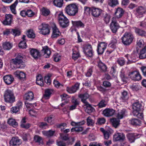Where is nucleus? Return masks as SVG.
<instances>
[{
	"mask_svg": "<svg viewBox=\"0 0 146 146\" xmlns=\"http://www.w3.org/2000/svg\"><path fill=\"white\" fill-rule=\"evenodd\" d=\"M19 47L22 48H25L27 46L26 41H21L19 44Z\"/></svg>",
	"mask_w": 146,
	"mask_h": 146,
	"instance_id": "60",
	"label": "nucleus"
},
{
	"mask_svg": "<svg viewBox=\"0 0 146 146\" xmlns=\"http://www.w3.org/2000/svg\"><path fill=\"white\" fill-rule=\"evenodd\" d=\"M140 110L137 109H133V115L138 118H142L143 117V114L141 113H140Z\"/></svg>",
	"mask_w": 146,
	"mask_h": 146,
	"instance_id": "33",
	"label": "nucleus"
},
{
	"mask_svg": "<svg viewBox=\"0 0 146 146\" xmlns=\"http://www.w3.org/2000/svg\"><path fill=\"white\" fill-rule=\"evenodd\" d=\"M53 84L54 86L57 88H59L60 86L63 87V85L60 84L57 80L55 79L53 81Z\"/></svg>",
	"mask_w": 146,
	"mask_h": 146,
	"instance_id": "56",
	"label": "nucleus"
},
{
	"mask_svg": "<svg viewBox=\"0 0 146 146\" xmlns=\"http://www.w3.org/2000/svg\"><path fill=\"white\" fill-rule=\"evenodd\" d=\"M3 48L6 50H9L12 47V44L9 42H6L3 44Z\"/></svg>",
	"mask_w": 146,
	"mask_h": 146,
	"instance_id": "36",
	"label": "nucleus"
},
{
	"mask_svg": "<svg viewBox=\"0 0 146 146\" xmlns=\"http://www.w3.org/2000/svg\"><path fill=\"white\" fill-rule=\"evenodd\" d=\"M137 45L140 47H142L144 44L143 40L142 39L139 38L137 39Z\"/></svg>",
	"mask_w": 146,
	"mask_h": 146,
	"instance_id": "62",
	"label": "nucleus"
},
{
	"mask_svg": "<svg viewBox=\"0 0 146 146\" xmlns=\"http://www.w3.org/2000/svg\"><path fill=\"white\" fill-rule=\"evenodd\" d=\"M128 75L129 78L134 81H138L142 78V77L139 71H134L129 72Z\"/></svg>",
	"mask_w": 146,
	"mask_h": 146,
	"instance_id": "7",
	"label": "nucleus"
},
{
	"mask_svg": "<svg viewBox=\"0 0 146 146\" xmlns=\"http://www.w3.org/2000/svg\"><path fill=\"white\" fill-rule=\"evenodd\" d=\"M134 36L133 34L130 32H126L121 38L122 43L125 45H129L132 42Z\"/></svg>",
	"mask_w": 146,
	"mask_h": 146,
	"instance_id": "3",
	"label": "nucleus"
},
{
	"mask_svg": "<svg viewBox=\"0 0 146 146\" xmlns=\"http://www.w3.org/2000/svg\"><path fill=\"white\" fill-rule=\"evenodd\" d=\"M87 124L88 126H91L94 123V121L91 119L90 117H89L87 119Z\"/></svg>",
	"mask_w": 146,
	"mask_h": 146,
	"instance_id": "61",
	"label": "nucleus"
},
{
	"mask_svg": "<svg viewBox=\"0 0 146 146\" xmlns=\"http://www.w3.org/2000/svg\"><path fill=\"white\" fill-rule=\"evenodd\" d=\"M9 143L10 146H19L21 144V141L18 137H13Z\"/></svg>",
	"mask_w": 146,
	"mask_h": 146,
	"instance_id": "18",
	"label": "nucleus"
},
{
	"mask_svg": "<svg viewBox=\"0 0 146 146\" xmlns=\"http://www.w3.org/2000/svg\"><path fill=\"white\" fill-rule=\"evenodd\" d=\"M98 66L103 71L105 72L107 70V67L106 65L101 61L98 62Z\"/></svg>",
	"mask_w": 146,
	"mask_h": 146,
	"instance_id": "38",
	"label": "nucleus"
},
{
	"mask_svg": "<svg viewBox=\"0 0 146 146\" xmlns=\"http://www.w3.org/2000/svg\"><path fill=\"white\" fill-rule=\"evenodd\" d=\"M125 139L124 135L121 133H115L113 136V140L114 141H124Z\"/></svg>",
	"mask_w": 146,
	"mask_h": 146,
	"instance_id": "8",
	"label": "nucleus"
},
{
	"mask_svg": "<svg viewBox=\"0 0 146 146\" xmlns=\"http://www.w3.org/2000/svg\"><path fill=\"white\" fill-rule=\"evenodd\" d=\"M23 57L22 55L19 54L15 58L12 60V63L16 65L18 68H23L25 67V64L23 61Z\"/></svg>",
	"mask_w": 146,
	"mask_h": 146,
	"instance_id": "4",
	"label": "nucleus"
},
{
	"mask_svg": "<svg viewBox=\"0 0 146 146\" xmlns=\"http://www.w3.org/2000/svg\"><path fill=\"white\" fill-rule=\"evenodd\" d=\"M119 119L118 118H113L111 120V121L112 123L113 126L115 128H117L119 125Z\"/></svg>",
	"mask_w": 146,
	"mask_h": 146,
	"instance_id": "41",
	"label": "nucleus"
},
{
	"mask_svg": "<svg viewBox=\"0 0 146 146\" xmlns=\"http://www.w3.org/2000/svg\"><path fill=\"white\" fill-rule=\"evenodd\" d=\"M60 138L64 141H70V139L69 138L68 135H65L63 133H60Z\"/></svg>",
	"mask_w": 146,
	"mask_h": 146,
	"instance_id": "58",
	"label": "nucleus"
},
{
	"mask_svg": "<svg viewBox=\"0 0 146 146\" xmlns=\"http://www.w3.org/2000/svg\"><path fill=\"white\" fill-rule=\"evenodd\" d=\"M107 44L104 42H102L98 44L97 52L98 54H102L106 48Z\"/></svg>",
	"mask_w": 146,
	"mask_h": 146,
	"instance_id": "12",
	"label": "nucleus"
},
{
	"mask_svg": "<svg viewBox=\"0 0 146 146\" xmlns=\"http://www.w3.org/2000/svg\"><path fill=\"white\" fill-rule=\"evenodd\" d=\"M92 15L95 17H98L103 13V11L100 9L95 7L91 8Z\"/></svg>",
	"mask_w": 146,
	"mask_h": 146,
	"instance_id": "10",
	"label": "nucleus"
},
{
	"mask_svg": "<svg viewBox=\"0 0 146 146\" xmlns=\"http://www.w3.org/2000/svg\"><path fill=\"white\" fill-rule=\"evenodd\" d=\"M100 130L103 133L104 138L106 139H109L111 134L113 132V131L111 129L106 130H105L103 128H101Z\"/></svg>",
	"mask_w": 146,
	"mask_h": 146,
	"instance_id": "14",
	"label": "nucleus"
},
{
	"mask_svg": "<svg viewBox=\"0 0 146 146\" xmlns=\"http://www.w3.org/2000/svg\"><path fill=\"white\" fill-rule=\"evenodd\" d=\"M85 121L83 120L82 121L76 123L74 121H72L71 123V125L72 126H74L76 127V131H81L83 130V128L81 126L84 124Z\"/></svg>",
	"mask_w": 146,
	"mask_h": 146,
	"instance_id": "9",
	"label": "nucleus"
},
{
	"mask_svg": "<svg viewBox=\"0 0 146 146\" xmlns=\"http://www.w3.org/2000/svg\"><path fill=\"white\" fill-rule=\"evenodd\" d=\"M34 96L33 93L31 92H29L26 93L24 95V99L25 100L31 101L33 99Z\"/></svg>",
	"mask_w": 146,
	"mask_h": 146,
	"instance_id": "24",
	"label": "nucleus"
},
{
	"mask_svg": "<svg viewBox=\"0 0 146 146\" xmlns=\"http://www.w3.org/2000/svg\"><path fill=\"white\" fill-rule=\"evenodd\" d=\"M34 140L35 142L38 143L39 144L43 143L42 138L38 135H35L34 137Z\"/></svg>",
	"mask_w": 146,
	"mask_h": 146,
	"instance_id": "39",
	"label": "nucleus"
},
{
	"mask_svg": "<svg viewBox=\"0 0 146 146\" xmlns=\"http://www.w3.org/2000/svg\"><path fill=\"white\" fill-rule=\"evenodd\" d=\"M102 17L106 24L108 23L110 21V17L106 12H103L102 14Z\"/></svg>",
	"mask_w": 146,
	"mask_h": 146,
	"instance_id": "29",
	"label": "nucleus"
},
{
	"mask_svg": "<svg viewBox=\"0 0 146 146\" xmlns=\"http://www.w3.org/2000/svg\"><path fill=\"white\" fill-rule=\"evenodd\" d=\"M107 104V102L104 100H101L98 104V106L99 108H102L106 107Z\"/></svg>",
	"mask_w": 146,
	"mask_h": 146,
	"instance_id": "51",
	"label": "nucleus"
},
{
	"mask_svg": "<svg viewBox=\"0 0 146 146\" xmlns=\"http://www.w3.org/2000/svg\"><path fill=\"white\" fill-rule=\"evenodd\" d=\"M139 57L140 59L146 58V46L140 51Z\"/></svg>",
	"mask_w": 146,
	"mask_h": 146,
	"instance_id": "32",
	"label": "nucleus"
},
{
	"mask_svg": "<svg viewBox=\"0 0 146 146\" xmlns=\"http://www.w3.org/2000/svg\"><path fill=\"white\" fill-rule=\"evenodd\" d=\"M78 7L76 4L72 3L67 5L65 8L66 13L70 16H74L78 13Z\"/></svg>",
	"mask_w": 146,
	"mask_h": 146,
	"instance_id": "1",
	"label": "nucleus"
},
{
	"mask_svg": "<svg viewBox=\"0 0 146 146\" xmlns=\"http://www.w3.org/2000/svg\"><path fill=\"white\" fill-rule=\"evenodd\" d=\"M48 25L44 23H42L41 25H40L38 27V29L40 31H42V30L48 28Z\"/></svg>",
	"mask_w": 146,
	"mask_h": 146,
	"instance_id": "64",
	"label": "nucleus"
},
{
	"mask_svg": "<svg viewBox=\"0 0 146 146\" xmlns=\"http://www.w3.org/2000/svg\"><path fill=\"white\" fill-rule=\"evenodd\" d=\"M30 53L31 56L35 59H38L41 56V54L39 51L36 49H31L30 50Z\"/></svg>",
	"mask_w": 146,
	"mask_h": 146,
	"instance_id": "15",
	"label": "nucleus"
},
{
	"mask_svg": "<svg viewBox=\"0 0 146 146\" xmlns=\"http://www.w3.org/2000/svg\"><path fill=\"white\" fill-rule=\"evenodd\" d=\"M27 35L28 37L30 38H33L35 37V35L32 30H29L27 32Z\"/></svg>",
	"mask_w": 146,
	"mask_h": 146,
	"instance_id": "52",
	"label": "nucleus"
},
{
	"mask_svg": "<svg viewBox=\"0 0 146 146\" xmlns=\"http://www.w3.org/2000/svg\"><path fill=\"white\" fill-rule=\"evenodd\" d=\"M39 127L42 129H45L48 127V125L45 122H42L39 123Z\"/></svg>",
	"mask_w": 146,
	"mask_h": 146,
	"instance_id": "59",
	"label": "nucleus"
},
{
	"mask_svg": "<svg viewBox=\"0 0 146 146\" xmlns=\"http://www.w3.org/2000/svg\"><path fill=\"white\" fill-rule=\"evenodd\" d=\"M78 97L81 99V101L84 104V105L88 103L86 100L89 98V95L87 93L80 94L78 95Z\"/></svg>",
	"mask_w": 146,
	"mask_h": 146,
	"instance_id": "23",
	"label": "nucleus"
},
{
	"mask_svg": "<svg viewBox=\"0 0 146 146\" xmlns=\"http://www.w3.org/2000/svg\"><path fill=\"white\" fill-rule=\"evenodd\" d=\"M80 56V54L78 51L73 50L72 58L74 60L77 59Z\"/></svg>",
	"mask_w": 146,
	"mask_h": 146,
	"instance_id": "48",
	"label": "nucleus"
},
{
	"mask_svg": "<svg viewBox=\"0 0 146 146\" xmlns=\"http://www.w3.org/2000/svg\"><path fill=\"white\" fill-rule=\"evenodd\" d=\"M140 136V134L136 133H129L127 135V137L130 143L133 142L135 140L139 138Z\"/></svg>",
	"mask_w": 146,
	"mask_h": 146,
	"instance_id": "11",
	"label": "nucleus"
},
{
	"mask_svg": "<svg viewBox=\"0 0 146 146\" xmlns=\"http://www.w3.org/2000/svg\"><path fill=\"white\" fill-rule=\"evenodd\" d=\"M52 74H49L44 77V82L46 83V84L48 85H50L51 83V80L50 79V78Z\"/></svg>",
	"mask_w": 146,
	"mask_h": 146,
	"instance_id": "49",
	"label": "nucleus"
},
{
	"mask_svg": "<svg viewBox=\"0 0 146 146\" xmlns=\"http://www.w3.org/2000/svg\"><path fill=\"white\" fill-rule=\"evenodd\" d=\"M41 11L42 15L45 16H48L50 13V11L48 9L45 8H42Z\"/></svg>",
	"mask_w": 146,
	"mask_h": 146,
	"instance_id": "54",
	"label": "nucleus"
},
{
	"mask_svg": "<svg viewBox=\"0 0 146 146\" xmlns=\"http://www.w3.org/2000/svg\"><path fill=\"white\" fill-rule=\"evenodd\" d=\"M58 20L60 26L62 28H65L69 26V21L63 13H60L58 14Z\"/></svg>",
	"mask_w": 146,
	"mask_h": 146,
	"instance_id": "5",
	"label": "nucleus"
},
{
	"mask_svg": "<svg viewBox=\"0 0 146 146\" xmlns=\"http://www.w3.org/2000/svg\"><path fill=\"white\" fill-rule=\"evenodd\" d=\"M53 33L52 36V38H56L59 36L60 34V33L58 29L55 26L53 28Z\"/></svg>",
	"mask_w": 146,
	"mask_h": 146,
	"instance_id": "28",
	"label": "nucleus"
},
{
	"mask_svg": "<svg viewBox=\"0 0 146 146\" xmlns=\"http://www.w3.org/2000/svg\"><path fill=\"white\" fill-rule=\"evenodd\" d=\"M11 34L15 36L20 35V29L17 28L11 29Z\"/></svg>",
	"mask_w": 146,
	"mask_h": 146,
	"instance_id": "46",
	"label": "nucleus"
},
{
	"mask_svg": "<svg viewBox=\"0 0 146 146\" xmlns=\"http://www.w3.org/2000/svg\"><path fill=\"white\" fill-rule=\"evenodd\" d=\"M115 111L112 109L106 108L103 111L104 115L107 117H110L113 116L115 113Z\"/></svg>",
	"mask_w": 146,
	"mask_h": 146,
	"instance_id": "17",
	"label": "nucleus"
},
{
	"mask_svg": "<svg viewBox=\"0 0 146 146\" xmlns=\"http://www.w3.org/2000/svg\"><path fill=\"white\" fill-rule=\"evenodd\" d=\"M63 1V0H54L53 1L54 5L60 7L62 6Z\"/></svg>",
	"mask_w": 146,
	"mask_h": 146,
	"instance_id": "42",
	"label": "nucleus"
},
{
	"mask_svg": "<svg viewBox=\"0 0 146 146\" xmlns=\"http://www.w3.org/2000/svg\"><path fill=\"white\" fill-rule=\"evenodd\" d=\"M135 32L137 34L140 36H146V33L144 31L139 29L135 28Z\"/></svg>",
	"mask_w": 146,
	"mask_h": 146,
	"instance_id": "40",
	"label": "nucleus"
},
{
	"mask_svg": "<svg viewBox=\"0 0 146 146\" xmlns=\"http://www.w3.org/2000/svg\"><path fill=\"white\" fill-rule=\"evenodd\" d=\"M8 123L15 127H16L18 125V123L13 118L9 119L8 121Z\"/></svg>",
	"mask_w": 146,
	"mask_h": 146,
	"instance_id": "43",
	"label": "nucleus"
},
{
	"mask_svg": "<svg viewBox=\"0 0 146 146\" xmlns=\"http://www.w3.org/2000/svg\"><path fill=\"white\" fill-rule=\"evenodd\" d=\"M146 11L145 8L142 6H139L136 10V14L139 15H142Z\"/></svg>",
	"mask_w": 146,
	"mask_h": 146,
	"instance_id": "31",
	"label": "nucleus"
},
{
	"mask_svg": "<svg viewBox=\"0 0 146 146\" xmlns=\"http://www.w3.org/2000/svg\"><path fill=\"white\" fill-rule=\"evenodd\" d=\"M129 121L130 123L134 125H139L141 124L140 121L139 119L135 118H131Z\"/></svg>",
	"mask_w": 146,
	"mask_h": 146,
	"instance_id": "30",
	"label": "nucleus"
},
{
	"mask_svg": "<svg viewBox=\"0 0 146 146\" xmlns=\"http://www.w3.org/2000/svg\"><path fill=\"white\" fill-rule=\"evenodd\" d=\"M118 3L117 0H109L108 1V5L111 7H115Z\"/></svg>",
	"mask_w": 146,
	"mask_h": 146,
	"instance_id": "45",
	"label": "nucleus"
},
{
	"mask_svg": "<svg viewBox=\"0 0 146 146\" xmlns=\"http://www.w3.org/2000/svg\"><path fill=\"white\" fill-rule=\"evenodd\" d=\"M4 97L5 101L6 102L12 103L15 101V97L12 90L8 89L4 92Z\"/></svg>",
	"mask_w": 146,
	"mask_h": 146,
	"instance_id": "2",
	"label": "nucleus"
},
{
	"mask_svg": "<svg viewBox=\"0 0 146 146\" xmlns=\"http://www.w3.org/2000/svg\"><path fill=\"white\" fill-rule=\"evenodd\" d=\"M36 84L40 86H42L44 85V82L43 79L41 75H38L36 77Z\"/></svg>",
	"mask_w": 146,
	"mask_h": 146,
	"instance_id": "26",
	"label": "nucleus"
},
{
	"mask_svg": "<svg viewBox=\"0 0 146 146\" xmlns=\"http://www.w3.org/2000/svg\"><path fill=\"white\" fill-rule=\"evenodd\" d=\"M84 106L86 107L85 109V111L88 113H90L93 112L95 110L94 108L88 103L84 105Z\"/></svg>",
	"mask_w": 146,
	"mask_h": 146,
	"instance_id": "25",
	"label": "nucleus"
},
{
	"mask_svg": "<svg viewBox=\"0 0 146 146\" xmlns=\"http://www.w3.org/2000/svg\"><path fill=\"white\" fill-rule=\"evenodd\" d=\"M72 23L73 26L77 27L83 28L85 26L84 23L81 21H72Z\"/></svg>",
	"mask_w": 146,
	"mask_h": 146,
	"instance_id": "27",
	"label": "nucleus"
},
{
	"mask_svg": "<svg viewBox=\"0 0 146 146\" xmlns=\"http://www.w3.org/2000/svg\"><path fill=\"white\" fill-rule=\"evenodd\" d=\"M80 84V83H77L71 87H67L66 88L67 91L70 94L74 93L78 89Z\"/></svg>",
	"mask_w": 146,
	"mask_h": 146,
	"instance_id": "16",
	"label": "nucleus"
},
{
	"mask_svg": "<svg viewBox=\"0 0 146 146\" xmlns=\"http://www.w3.org/2000/svg\"><path fill=\"white\" fill-rule=\"evenodd\" d=\"M119 28V26L117 21L116 18L113 17L110 24V28L111 31L113 33H116Z\"/></svg>",
	"mask_w": 146,
	"mask_h": 146,
	"instance_id": "6",
	"label": "nucleus"
},
{
	"mask_svg": "<svg viewBox=\"0 0 146 146\" xmlns=\"http://www.w3.org/2000/svg\"><path fill=\"white\" fill-rule=\"evenodd\" d=\"M18 0H16L15 2L10 6V9L12 12L14 14H16V6L18 3Z\"/></svg>",
	"mask_w": 146,
	"mask_h": 146,
	"instance_id": "34",
	"label": "nucleus"
},
{
	"mask_svg": "<svg viewBox=\"0 0 146 146\" xmlns=\"http://www.w3.org/2000/svg\"><path fill=\"white\" fill-rule=\"evenodd\" d=\"M124 11L123 9L120 8L118 7L116 9V11L115 13V18L118 19L122 17V16L124 14Z\"/></svg>",
	"mask_w": 146,
	"mask_h": 146,
	"instance_id": "20",
	"label": "nucleus"
},
{
	"mask_svg": "<svg viewBox=\"0 0 146 146\" xmlns=\"http://www.w3.org/2000/svg\"><path fill=\"white\" fill-rule=\"evenodd\" d=\"M120 76L123 82H126L127 78L125 76L124 72L123 70H122L121 71V74H120Z\"/></svg>",
	"mask_w": 146,
	"mask_h": 146,
	"instance_id": "63",
	"label": "nucleus"
},
{
	"mask_svg": "<svg viewBox=\"0 0 146 146\" xmlns=\"http://www.w3.org/2000/svg\"><path fill=\"white\" fill-rule=\"evenodd\" d=\"M125 110L123 109L120 111L117 115V117L119 119H121L125 115Z\"/></svg>",
	"mask_w": 146,
	"mask_h": 146,
	"instance_id": "47",
	"label": "nucleus"
},
{
	"mask_svg": "<svg viewBox=\"0 0 146 146\" xmlns=\"http://www.w3.org/2000/svg\"><path fill=\"white\" fill-rule=\"evenodd\" d=\"M14 74L17 77L21 80L25 79L26 76V74L24 72L19 70L16 71L14 72Z\"/></svg>",
	"mask_w": 146,
	"mask_h": 146,
	"instance_id": "21",
	"label": "nucleus"
},
{
	"mask_svg": "<svg viewBox=\"0 0 146 146\" xmlns=\"http://www.w3.org/2000/svg\"><path fill=\"white\" fill-rule=\"evenodd\" d=\"M139 53L137 52L133 51L131 54L130 58L132 59H136L139 57Z\"/></svg>",
	"mask_w": 146,
	"mask_h": 146,
	"instance_id": "55",
	"label": "nucleus"
},
{
	"mask_svg": "<svg viewBox=\"0 0 146 146\" xmlns=\"http://www.w3.org/2000/svg\"><path fill=\"white\" fill-rule=\"evenodd\" d=\"M52 120V117L51 115L46 117L44 118L45 121H47L51 125H52L53 123Z\"/></svg>",
	"mask_w": 146,
	"mask_h": 146,
	"instance_id": "53",
	"label": "nucleus"
},
{
	"mask_svg": "<svg viewBox=\"0 0 146 146\" xmlns=\"http://www.w3.org/2000/svg\"><path fill=\"white\" fill-rule=\"evenodd\" d=\"M84 53L87 56L92 57L93 55V50H86L85 51H83Z\"/></svg>",
	"mask_w": 146,
	"mask_h": 146,
	"instance_id": "57",
	"label": "nucleus"
},
{
	"mask_svg": "<svg viewBox=\"0 0 146 146\" xmlns=\"http://www.w3.org/2000/svg\"><path fill=\"white\" fill-rule=\"evenodd\" d=\"M53 90L52 89H47L45 90V94L44 95V97L46 99H48L52 93L53 92Z\"/></svg>",
	"mask_w": 146,
	"mask_h": 146,
	"instance_id": "35",
	"label": "nucleus"
},
{
	"mask_svg": "<svg viewBox=\"0 0 146 146\" xmlns=\"http://www.w3.org/2000/svg\"><path fill=\"white\" fill-rule=\"evenodd\" d=\"M3 79L5 83L7 84H11L14 80V78L11 75H8L4 76Z\"/></svg>",
	"mask_w": 146,
	"mask_h": 146,
	"instance_id": "19",
	"label": "nucleus"
},
{
	"mask_svg": "<svg viewBox=\"0 0 146 146\" xmlns=\"http://www.w3.org/2000/svg\"><path fill=\"white\" fill-rule=\"evenodd\" d=\"M43 49L41 50L42 53H43V56L44 57L46 58H48L51 54V51L48 48L47 46H45L42 47Z\"/></svg>",
	"mask_w": 146,
	"mask_h": 146,
	"instance_id": "22",
	"label": "nucleus"
},
{
	"mask_svg": "<svg viewBox=\"0 0 146 146\" xmlns=\"http://www.w3.org/2000/svg\"><path fill=\"white\" fill-rule=\"evenodd\" d=\"M13 16L11 14L5 15V19L2 23L3 24L6 25H11L13 21Z\"/></svg>",
	"mask_w": 146,
	"mask_h": 146,
	"instance_id": "13",
	"label": "nucleus"
},
{
	"mask_svg": "<svg viewBox=\"0 0 146 146\" xmlns=\"http://www.w3.org/2000/svg\"><path fill=\"white\" fill-rule=\"evenodd\" d=\"M141 105L138 102H136L133 104V109L140 110Z\"/></svg>",
	"mask_w": 146,
	"mask_h": 146,
	"instance_id": "50",
	"label": "nucleus"
},
{
	"mask_svg": "<svg viewBox=\"0 0 146 146\" xmlns=\"http://www.w3.org/2000/svg\"><path fill=\"white\" fill-rule=\"evenodd\" d=\"M42 132L44 135L49 137L52 136L54 133L55 131L51 130H49L48 131H44Z\"/></svg>",
	"mask_w": 146,
	"mask_h": 146,
	"instance_id": "37",
	"label": "nucleus"
},
{
	"mask_svg": "<svg viewBox=\"0 0 146 146\" xmlns=\"http://www.w3.org/2000/svg\"><path fill=\"white\" fill-rule=\"evenodd\" d=\"M121 98L123 101H124L128 100L129 96L126 91H123L121 93Z\"/></svg>",
	"mask_w": 146,
	"mask_h": 146,
	"instance_id": "44",
	"label": "nucleus"
}]
</instances>
